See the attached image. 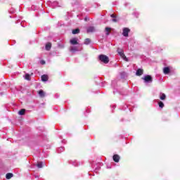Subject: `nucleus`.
<instances>
[{"label":"nucleus","instance_id":"f257e3e1","mask_svg":"<svg viewBox=\"0 0 180 180\" xmlns=\"http://www.w3.org/2000/svg\"><path fill=\"white\" fill-rule=\"evenodd\" d=\"M98 60L101 63H103V64L109 63V57L108 56L101 54L98 56Z\"/></svg>","mask_w":180,"mask_h":180},{"label":"nucleus","instance_id":"f03ea898","mask_svg":"<svg viewBox=\"0 0 180 180\" xmlns=\"http://www.w3.org/2000/svg\"><path fill=\"white\" fill-rule=\"evenodd\" d=\"M144 84H152L153 83V77L150 75H144L142 77Z\"/></svg>","mask_w":180,"mask_h":180},{"label":"nucleus","instance_id":"7ed1b4c3","mask_svg":"<svg viewBox=\"0 0 180 180\" xmlns=\"http://www.w3.org/2000/svg\"><path fill=\"white\" fill-rule=\"evenodd\" d=\"M41 8L37 6H32L31 9L32 11H39V13H44V10H43V4H40Z\"/></svg>","mask_w":180,"mask_h":180},{"label":"nucleus","instance_id":"20e7f679","mask_svg":"<svg viewBox=\"0 0 180 180\" xmlns=\"http://www.w3.org/2000/svg\"><path fill=\"white\" fill-rule=\"evenodd\" d=\"M70 51H71V53H77V51H82V47L70 46Z\"/></svg>","mask_w":180,"mask_h":180},{"label":"nucleus","instance_id":"39448f33","mask_svg":"<svg viewBox=\"0 0 180 180\" xmlns=\"http://www.w3.org/2000/svg\"><path fill=\"white\" fill-rule=\"evenodd\" d=\"M129 33H130V30L128 27H124L122 29V35L124 37H129Z\"/></svg>","mask_w":180,"mask_h":180},{"label":"nucleus","instance_id":"423d86ee","mask_svg":"<svg viewBox=\"0 0 180 180\" xmlns=\"http://www.w3.org/2000/svg\"><path fill=\"white\" fill-rule=\"evenodd\" d=\"M91 167H93V169H94L96 174H98V171H99V169H101V167H102V163H98V166H95L93 163L91 164Z\"/></svg>","mask_w":180,"mask_h":180},{"label":"nucleus","instance_id":"0eeeda50","mask_svg":"<svg viewBox=\"0 0 180 180\" xmlns=\"http://www.w3.org/2000/svg\"><path fill=\"white\" fill-rule=\"evenodd\" d=\"M96 29L94 26H89L86 28V33H95Z\"/></svg>","mask_w":180,"mask_h":180},{"label":"nucleus","instance_id":"6e6552de","mask_svg":"<svg viewBox=\"0 0 180 180\" xmlns=\"http://www.w3.org/2000/svg\"><path fill=\"white\" fill-rule=\"evenodd\" d=\"M96 85H99V86L103 87L105 86V82H102L100 78L96 79Z\"/></svg>","mask_w":180,"mask_h":180},{"label":"nucleus","instance_id":"1a4fd4ad","mask_svg":"<svg viewBox=\"0 0 180 180\" xmlns=\"http://www.w3.org/2000/svg\"><path fill=\"white\" fill-rule=\"evenodd\" d=\"M171 73V68L169 67H165L163 68V74L165 75H169Z\"/></svg>","mask_w":180,"mask_h":180},{"label":"nucleus","instance_id":"9d476101","mask_svg":"<svg viewBox=\"0 0 180 180\" xmlns=\"http://www.w3.org/2000/svg\"><path fill=\"white\" fill-rule=\"evenodd\" d=\"M120 78L122 79H126V78H127V77H129V75L126 72H120Z\"/></svg>","mask_w":180,"mask_h":180},{"label":"nucleus","instance_id":"9b49d317","mask_svg":"<svg viewBox=\"0 0 180 180\" xmlns=\"http://www.w3.org/2000/svg\"><path fill=\"white\" fill-rule=\"evenodd\" d=\"M112 160L114 162H119L120 161V156L117 154H115L112 156Z\"/></svg>","mask_w":180,"mask_h":180},{"label":"nucleus","instance_id":"f8f14e48","mask_svg":"<svg viewBox=\"0 0 180 180\" xmlns=\"http://www.w3.org/2000/svg\"><path fill=\"white\" fill-rule=\"evenodd\" d=\"M159 99H160V101H165V99H167V95L162 92H160L159 94Z\"/></svg>","mask_w":180,"mask_h":180},{"label":"nucleus","instance_id":"ddd939ff","mask_svg":"<svg viewBox=\"0 0 180 180\" xmlns=\"http://www.w3.org/2000/svg\"><path fill=\"white\" fill-rule=\"evenodd\" d=\"M70 44H72V46H75L78 44V39L77 38H72L70 40Z\"/></svg>","mask_w":180,"mask_h":180},{"label":"nucleus","instance_id":"4468645a","mask_svg":"<svg viewBox=\"0 0 180 180\" xmlns=\"http://www.w3.org/2000/svg\"><path fill=\"white\" fill-rule=\"evenodd\" d=\"M69 164H71L74 167H78V165H81V163H78V162H77L76 160H70L69 161Z\"/></svg>","mask_w":180,"mask_h":180},{"label":"nucleus","instance_id":"2eb2a0df","mask_svg":"<svg viewBox=\"0 0 180 180\" xmlns=\"http://www.w3.org/2000/svg\"><path fill=\"white\" fill-rule=\"evenodd\" d=\"M41 79L43 82H46V81H49V76L47 75H43L41 77Z\"/></svg>","mask_w":180,"mask_h":180},{"label":"nucleus","instance_id":"dca6fc26","mask_svg":"<svg viewBox=\"0 0 180 180\" xmlns=\"http://www.w3.org/2000/svg\"><path fill=\"white\" fill-rule=\"evenodd\" d=\"M158 105L160 109H163L164 106H165V105L164 104V102H162L160 100L158 101Z\"/></svg>","mask_w":180,"mask_h":180},{"label":"nucleus","instance_id":"f3484780","mask_svg":"<svg viewBox=\"0 0 180 180\" xmlns=\"http://www.w3.org/2000/svg\"><path fill=\"white\" fill-rule=\"evenodd\" d=\"M49 5L51 8H57V6H58V1H53L52 3L51 2Z\"/></svg>","mask_w":180,"mask_h":180},{"label":"nucleus","instance_id":"a211bd4d","mask_svg":"<svg viewBox=\"0 0 180 180\" xmlns=\"http://www.w3.org/2000/svg\"><path fill=\"white\" fill-rule=\"evenodd\" d=\"M40 98H44V96H46V93L44 92V91L43 90H39V92H38Z\"/></svg>","mask_w":180,"mask_h":180},{"label":"nucleus","instance_id":"6ab92c4d","mask_svg":"<svg viewBox=\"0 0 180 180\" xmlns=\"http://www.w3.org/2000/svg\"><path fill=\"white\" fill-rule=\"evenodd\" d=\"M143 70L142 69H138L136 72V75H137L138 77H140L141 75H143Z\"/></svg>","mask_w":180,"mask_h":180},{"label":"nucleus","instance_id":"aec40b11","mask_svg":"<svg viewBox=\"0 0 180 180\" xmlns=\"http://www.w3.org/2000/svg\"><path fill=\"white\" fill-rule=\"evenodd\" d=\"M80 32H81V30H79V28H76V29L72 30V34H79V33H80Z\"/></svg>","mask_w":180,"mask_h":180},{"label":"nucleus","instance_id":"412c9836","mask_svg":"<svg viewBox=\"0 0 180 180\" xmlns=\"http://www.w3.org/2000/svg\"><path fill=\"white\" fill-rule=\"evenodd\" d=\"M45 49L47 51L51 49V43L49 42L46 44Z\"/></svg>","mask_w":180,"mask_h":180},{"label":"nucleus","instance_id":"4be33fe9","mask_svg":"<svg viewBox=\"0 0 180 180\" xmlns=\"http://www.w3.org/2000/svg\"><path fill=\"white\" fill-rule=\"evenodd\" d=\"M83 44H85L86 46H88L89 44H91V39H89V38L85 39L84 42L83 43Z\"/></svg>","mask_w":180,"mask_h":180},{"label":"nucleus","instance_id":"5701e85b","mask_svg":"<svg viewBox=\"0 0 180 180\" xmlns=\"http://www.w3.org/2000/svg\"><path fill=\"white\" fill-rule=\"evenodd\" d=\"M126 109H129V105H127V104H124L123 105L120 106L121 110H126Z\"/></svg>","mask_w":180,"mask_h":180},{"label":"nucleus","instance_id":"b1692460","mask_svg":"<svg viewBox=\"0 0 180 180\" xmlns=\"http://www.w3.org/2000/svg\"><path fill=\"white\" fill-rule=\"evenodd\" d=\"M116 85H117V82L116 80H113L111 82V86L115 89L116 87Z\"/></svg>","mask_w":180,"mask_h":180},{"label":"nucleus","instance_id":"393cba45","mask_svg":"<svg viewBox=\"0 0 180 180\" xmlns=\"http://www.w3.org/2000/svg\"><path fill=\"white\" fill-rule=\"evenodd\" d=\"M13 177V174L12 173H7L6 175V179H11V178Z\"/></svg>","mask_w":180,"mask_h":180},{"label":"nucleus","instance_id":"a878e982","mask_svg":"<svg viewBox=\"0 0 180 180\" xmlns=\"http://www.w3.org/2000/svg\"><path fill=\"white\" fill-rule=\"evenodd\" d=\"M112 28L109 27H105V34L106 36H109L110 34V33L109 32V30H111Z\"/></svg>","mask_w":180,"mask_h":180},{"label":"nucleus","instance_id":"bb28decb","mask_svg":"<svg viewBox=\"0 0 180 180\" xmlns=\"http://www.w3.org/2000/svg\"><path fill=\"white\" fill-rule=\"evenodd\" d=\"M25 112H26V110H25V109H21V110L18 112V115H20V116H23V115H25Z\"/></svg>","mask_w":180,"mask_h":180},{"label":"nucleus","instance_id":"cd10ccee","mask_svg":"<svg viewBox=\"0 0 180 180\" xmlns=\"http://www.w3.org/2000/svg\"><path fill=\"white\" fill-rule=\"evenodd\" d=\"M64 152V147L61 146L57 149V153L59 154Z\"/></svg>","mask_w":180,"mask_h":180},{"label":"nucleus","instance_id":"c85d7f7f","mask_svg":"<svg viewBox=\"0 0 180 180\" xmlns=\"http://www.w3.org/2000/svg\"><path fill=\"white\" fill-rule=\"evenodd\" d=\"M25 79H26L27 81H30V75L29 74H25Z\"/></svg>","mask_w":180,"mask_h":180},{"label":"nucleus","instance_id":"c756f323","mask_svg":"<svg viewBox=\"0 0 180 180\" xmlns=\"http://www.w3.org/2000/svg\"><path fill=\"white\" fill-rule=\"evenodd\" d=\"M132 15H133L134 16H135V18H139L140 13H139V12H137V11H134V12L132 13Z\"/></svg>","mask_w":180,"mask_h":180},{"label":"nucleus","instance_id":"7c9ffc66","mask_svg":"<svg viewBox=\"0 0 180 180\" xmlns=\"http://www.w3.org/2000/svg\"><path fill=\"white\" fill-rule=\"evenodd\" d=\"M37 167H38L39 168H43V162H39L37 165Z\"/></svg>","mask_w":180,"mask_h":180},{"label":"nucleus","instance_id":"2f4dec72","mask_svg":"<svg viewBox=\"0 0 180 180\" xmlns=\"http://www.w3.org/2000/svg\"><path fill=\"white\" fill-rule=\"evenodd\" d=\"M54 98H55V99H58V98H60V94H56L54 95Z\"/></svg>","mask_w":180,"mask_h":180},{"label":"nucleus","instance_id":"473e14b6","mask_svg":"<svg viewBox=\"0 0 180 180\" xmlns=\"http://www.w3.org/2000/svg\"><path fill=\"white\" fill-rule=\"evenodd\" d=\"M15 8L10 9V13H15Z\"/></svg>","mask_w":180,"mask_h":180},{"label":"nucleus","instance_id":"72a5a7b5","mask_svg":"<svg viewBox=\"0 0 180 180\" xmlns=\"http://www.w3.org/2000/svg\"><path fill=\"white\" fill-rule=\"evenodd\" d=\"M112 106V113H113V109H116V105H111Z\"/></svg>","mask_w":180,"mask_h":180},{"label":"nucleus","instance_id":"f704fd0d","mask_svg":"<svg viewBox=\"0 0 180 180\" xmlns=\"http://www.w3.org/2000/svg\"><path fill=\"white\" fill-rule=\"evenodd\" d=\"M130 5V3H124V6L127 8Z\"/></svg>","mask_w":180,"mask_h":180},{"label":"nucleus","instance_id":"c9c22d12","mask_svg":"<svg viewBox=\"0 0 180 180\" xmlns=\"http://www.w3.org/2000/svg\"><path fill=\"white\" fill-rule=\"evenodd\" d=\"M110 17L112 18L113 19L116 18V15H115V14H111Z\"/></svg>","mask_w":180,"mask_h":180},{"label":"nucleus","instance_id":"e433bc0d","mask_svg":"<svg viewBox=\"0 0 180 180\" xmlns=\"http://www.w3.org/2000/svg\"><path fill=\"white\" fill-rule=\"evenodd\" d=\"M118 54H120V56H124V53L122 51H118Z\"/></svg>","mask_w":180,"mask_h":180},{"label":"nucleus","instance_id":"4c0bfd02","mask_svg":"<svg viewBox=\"0 0 180 180\" xmlns=\"http://www.w3.org/2000/svg\"><path fill=\"white\" fill-rule=\"evenodd\" d=\"M61 142L63 143V144H65V143H67V141H65V139H63L61 141Z\"/></svg>","mask_w":180,"mask_h":180},{"label":"nucleus","instance_id":"58836bf2","mask_svg":"<svg viewBox=\"0 0 180 180\" xmlns=\"http://www.w3.org/2000/svg\"><path fill=\"white\" fill-rule=\"evenodd\" d=\"M107 168L108 169H110V168H112V166L110 165H108Z\"/></svg>","mask_w":180,"mask_h":180},{"label":"nucleus","instance_id":"ea45409f","mask_svg":"<svg viewBox=\"0 0 180 180\" xmlns=\"http://www.w3.org/2000/svg\"><path fill=\"white\" fill-rule=\"evenodd\" d=\"M86 113H90L91 112V110H89V109L86 110Z\"/></svg>","mask_w":180,"mask_h":180},{"label":"nucleus","instance_id":"a19ab883","mask_svg":"<svg viewBox=\"0 0 180 180\" xmlns=\"http://www.w3.org/2000/svg\"><path fill=\"white\" fill-rule=\"evenodd\" d=\"M84 20H85V22H86V20H89V18L88 17H85Z\"/></svg>","mask_w":180,"mask_h":180},{"label":"nucleus","instance_id":"79ce46f5","mask_svg":"<svg viewBox=\"0 0 180 180\" xmlns=\"http://www.w3.org/2000/svg\"><path fill=\"white\" fill-rule=\"evenodd\" d=\"M41 64H42V65L46 64V61H44V60H41Z\"/></svg>","mask_w":180,"mask_h":180},{"label":"nucleus","instance_id":"37998d69","mask_svg":"<svg viewBox=\"0 0 180 180\" xmlns=\"http://www.w3.org/2000/svg\"><path fill=\"white\" fill-rule=\"evenodd\" d=\"M112 22H117V19L113 18V19L112 20Z\"/></svg>","mask_w":180,"mask_h":180},{"label":"nucleus","instance_id":"c03bdc74","mask_svg":"<svg viewBox=\"0 0 180 180\" xmlns=\"http://www.w3.org/2000/svg\"><path fill=\"white\" fill-rule=\"evenodd\" d=\"M117 4H119L117 1L113 2L112 5H117Z\"/></svg>","mask_w":180,"mask_h":180},{"label":"nucleus","instance_id":"a18cd8bd","mask_svg":"<svg viewBox=\"0 0 180 180\" xmlns=\"http://www.w3.org/2000/svg\"><path fill=\"white\" fill-rule=\"evenodd\" d=\"M117 92H118L117 91V89H115L114 91H113V94H117Z\"/></svg>","mask_w":180,"mask_h":180},{"label":"nucleus","instance_id":"49530a36","mask_svg":"<svg viewBox=\"0 0 180 180\" xmlns=\"http://www.w3.org/2000/svg\"><path fill=\"white\" fill-rule=\"evenodd\" d=\"M20 25L22 27H26V25H23L22 22L20 23Z\"/></svg>","mask_w":180,"mask_h":180},{"label":"nucleus","instance_id":"de8ad7c7","mask_svg":"<svg viewBox=\"0 0 180 180\" xmlns=\"http://www.w3.org/2000/svg\"><path fill=\"white\" fill-rule=\"evenodd\" d=\"M120 95H125L124 94L122 93L121 91L119 92Z\"/></svg>","mask_w":180,"mask_h":180},{"label":"nucleus","instance_id":"09e8293b","mask_svg":"<svg viewBox=\"0 0 180 180\" xmlns=\"http://www.w3.org/2000/svg\"><path fill=\"white\" fill-rule=\"evenodd\" d=\"M128 110L129 111V112H131V110L129 108H128Z\"/></svg>","mask_w":180,"mask_h":180},{"label":"nucleus","instance_id":"8fccbe9b","mask_svg":"<svg viewBox=\"0 0 180 180\" xmlns=\"http://www.w3.org/2000/svg\"><path fill=\"white\" fill-rule=\"evenodd\" d=\"M15 20H19V19H18L17 18H15Z\"/></svg>","mask_w":180,"mask_h":180},{"label":"nucleus","instance_id":"3c124183","mask_svg":"<svg viewBox=\"0 0 180 180\" xmlns=\"http://www.w3.org/2000/svg\"><path fill=\"white\" fill-rule=\"evenodd\" d=\"M35 178H39V176H35Z\"/></svg>","mask_w":180,"mask_h":180},{"label":"nucleus","instance_id":"603ef678","mask_svg":"<svg viewBox=\"0 0 180 180\" xmlns=\"http://www.w3.org/2000/svg\"><path fill=\"white\" fill-rule=\"evenodd\" d=\"M59 137H60V139H63V136H59Z\"/></svg>","mask_w":180,"mask_h":180},{"label":"nucleus","instance_id":"864d4df0","mask_svg":"<svg viewBox=\"0 0 180 180\" xmlns=\"http://www.w3.org/2000/svg\"><path fill=\"white\" fill-rule=\"evenodd\" d=\"M125 60L127 61V58H125Z\"/></svg>","mask_w":180,"mask_h":180},{"label":"nucleus","instance_id":"5fc2aeb1","mask_svg":"<svg viewBox=\"0 0 180 180\" xmlns=\"http://www.w3.org/2000/svg\"><path fill=\"white\" fill-rule=\"evenodd\" d=\"M15 23H19V22H15Z\"/></svg>","mask_w":180,"mask_h":180}]
</instances>
